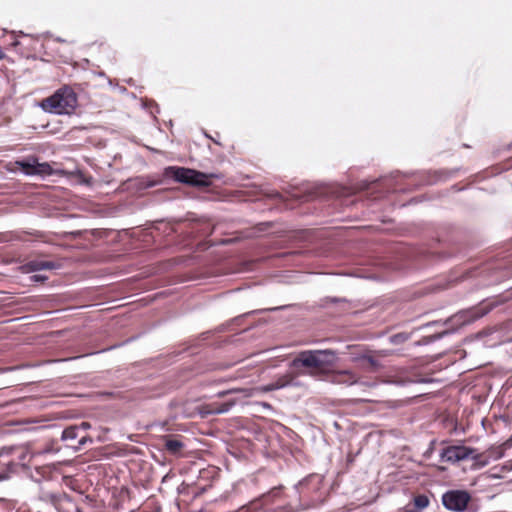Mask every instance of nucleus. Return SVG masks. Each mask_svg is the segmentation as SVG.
Instances as JSON below:
<instances>
[{
  "mask_svg": "<svg viewBox=\"0 0 512 512\" xmlns=\"http://www.w3.org/2000/svg\"><path fill=\"white\" fill-rule=\"evenodd\" d=\"M20 44H21V43H20V41H19V40H15V41L12 43V45H13L14 47H17V46H18V45H20Z\"/></svg>",
  "mask_w": 512,
  "mask_h": 512,
  "instance_id": "obj_17",
  "label": "nucleus"
},
{
  "mask_svg": "<svg viewBox=\"0 0 512 512\" xmlns=\"http://www.w3.org/2000/svg\"><path fill=\"white\" fill-rule=\"evenodd\" d=\"M458 450H441V454H440V457L443 459V460H447V461H458L464 457H466V453H463V454H458L457 453ZM463 452H465L466 450H462Z\"/></svg>",
  "mask_w": 512,
  "mask_h": 512,
  "instance_id": "obj_10",
  "label": "nucleus"
},
{
  "mask_svg": "<svg viewBox=\"0 0 512 512\" xmlns=\"http://www.w3.org/2000/svg\"><path fill=\"white\" fill-rule=\"evenodd\" d=\"M79 427L84 430V434H87L86 431L90 427V424L87 422H83Z\"/></svg>",
  "mask_w": 512,
  "mask_h": 512,
  "instance_id": "obj_16",
  "label": "nucleus"
},
{
  "mask_svg": "<svg viewBox=\"0 0 512 512\" xmlns=\"http://www.w3.org/2000/svg\"><path fill=\"white\" fill-rule=\"evenodd\" d=\"M333 382L338 383V384L353 385V384L357 383V378L352 372H350L348 370H344V371L338 372L334 376Z\"/></svg>",
  "mask_w": 512,
  "mask_h": 512,
  "instance_id": "obj_9",
  "label": "nucleus"
},
{
  "mask_svg": "<svg viewBox=\"0 0 512 512\" xmlns=\"http://www.w3.org/2000/svg\"><path fill=\"white\" fill-rule=\"evenodd\" d=\"M447 448H453V449H456V448H463L462 446H448Z\"/></svg>",
  "mask_w": 512,
  "mask_h": 512,
  "instance_id": "obj_19",
  "label": "nucleus"
},
{
  "mask_svg": "<svg viewBox=\"0 0 512 512\" xmlns=\"http://www.w3.org/2000/svg\"><path fill=\"white\" fill-rule=\"evenodd\" d=\"M5 56L4 52L2 51V49L0 48V60L3 59Z\"/></svg>",
  "mask_w": 512,
  "mask_h": 512,
  "instance_id": "obj_18",
  "label": "nucleus"
},
{
  "mask_svg": "<svg viewBox=\"0 0 512 512\" xmlns=\"http://www.w3.org/2000/svg\"><path fill=\"white\" fill-rule=\"evenodd\" d=\"M471 496L464 490H450L443 494V506L453 512H463L466 510Z\"/></svg>",
  "mask_w": 512,
  "mask_h": 512,
  "instance_id": "obj_4",
  "label": "nucleus"
},
{
  "mask_svg": "<svg viewBox=\"0 0 512 512\" xmlns=\"http://www.w3.org/2000/svg\"><path fill=\"white\" fill-rule=\"evenodd\" d=\"M414 504L418 509H424L429 505V498L425 495H418L414 498Z\"/></svg>",
  "mask_w": 512,
  "mask_h": 512,
  "instance_id": "obj_12",
  "label": "nucleus"
},
{
  "mask_svg": "<svg viewBox=\"0 0 512 512\" xmlns=\"http://www.w3.org/2000/svg\"><path fill=\"white\" fill-rule=\"evenodd\" d=\"M484 314H485V313L478 314V315L476 316V318H480V317H481V316H483Z\"/></svg>",
  "mask_w": 512,
  "mask_h": 512,
  "instance_id": "obj_20",
  "label": "nucleus"
},
{
  "mask_svg": "<svg viewBox=\"0 0 512 512\" xmlns=\"http://www.w3.org/2000/svg\"><path fill=\"white\" fill-rule=\"evenodd\" d=\"M509 441H510V442H511V444H512V435H511V438L509 439Z\"/></svg>",
  "mask_w": 512,
  "mask_h": 512,
  "instance_id": "obj_21",
  "label": "nucleus"
},
{
  "mask_svg": "<svg viewBox=\"0 0 512 512\" xmlns=\"http://www.w3.org/2000/svg\"><path fill=\"white\" fill-rule=\"evenodd\" d=\"M76 105V94L69 87L58 89L52 96L44 99L41 103V107L45 111L59 115L71 113Z\"/></svg>",
  "mask_w": 512,
  "mask_h": 512,
  "instance_id": "obj_1",
  "label": "nucleus"
},
{
  "mask_svg": "<svg viewBox=\"0 0 512 512\" xmlns=\"http://www.w3.org/2000/svg\"><path fill=\"white\" fill-rule=\"evenodd\" d=\"M26 272H35L41 270H52L57 268V265L52 261H41V260H32L26 263L23 266Z\"/></svg>",
  "mask_w": 512,
  "mask_h": 512,
  "instance_id": "obj_8",
  "label": "nucleus"
},
{
  "mask_svg": "<svg viewBox=\"0 0 512 512\" xmlns=\"http://www.w3.org/2000/svg\"><path fill=\"white\" fill-rule=\"evenodd\" d=\"M62 439L64 441L77 440L76 444H69L67 448H78L79 446L85 445L87 442H92V439L84 434V430L81 427L70 426L62 432Z\"/></svg>",
  "mask_w": 512,
  "mask_h": 512,
  "instance_id": "obj_6",
  "label": "nucleus"
},
{
  "mask_svg": "<svg viewBox=\"0 0 512 512\" xmlns=\"http://www.w3.org/2000/svg\"><path fill=\"white\" fill-rule=\"evenodd\" d=\"M16 165L20 167L27 176L47 177L53 174V169L47 162H39L36 157H28L24 160L16 161Z\"/></svg>",
  "mask_w": 512,
  "mask_h": 512,
  "instance_id": "obj_5",
  "label": "nucleus"
},
{
  "mask_svg": "<svg viewBox=\"0 0 512 512\" xmlns=\"http://www.w3.org/2000/svg\"><path fill=\"white\" fill-rule=\"evenodd\" d=\"M31 279H32L33 281H35V282H39V281H45V280L47 279V277H46V276H44V275H39V274H37V275H33V276L31 277Z\"/></svg>",
  "mask_w": 512,
  "mask_h": 512,
  "instance_id": "obj_15",
  "label": "nucleus"
},
{
  "mask_svg": "<svg viewBox=\"0 0 512 512\" xmlns=\"http://www.w3.org/2000/svg\"><path fill=\"white\" fill-rule=\"evenodd\" d=\"M164 448H167V449H170V448H182V444L179 441H176V440H168L165 443V447Z\"/></svg>",
  "mask_w": 512,
  "mask_h": 512,
  "instance_id": "obj_13",
  "label": "nucleus"
},
{
  "mask_svg": "<svg viewBox=\"0 0 512 512\" xmlns=\"http://www.w3.org/2000/svg\"><path fill=\"white\" fill-rule=\"evenodd\" d=\"M165 174L175 181L198 187L208 186L210 181L206 174L184 167H168Z\"/></svg>",
  "mask_w": 512,
  "mask_h": 512,
  "instance_id": "obj_3",
  "label": "nucleus"
},
{
  "mask_svg": "<svg viewBox=\"0 0 512 512\" xmlns=\"http://www.w3.org/2000/svg\"><path fill=\"white\" fill-rule=\"evenodd\" d=\"M235 404H236V401L233 399L228 400L224 403L213 402V403H210V404L206 405L205 407H203L201 414H202V416L205 417L208 415H217V414L227 413L228 411H230V409L233 406H235Z\"/></svg>",
  "mask_w": 512,
  "mask_h": 512,
  "instance_id": "obj_7",
  "label": "nucleus"
},
{
  "mask_svg": "<svg viewBox=\"0 0 512 512\" xmlns=\"http://www.w3.org/2000/svg\"><path fill=\"white\" fill-rule=\"evenodd\" d=\"M335 353L331 350L303 351L293 360L294 366L302 365L309 368H323L333 365Z\"/></svg>",
  "mask_w": 512,
  "mask_h": 512,
  "instance_id": "obj_2",
  "label": "nucleus"
},
{
  "mask_svg": "<svg viewBox=\"0 0 512 512\" xmlns=\"http://www.w3.org/2000/svg\"><path fill=\"white\" fill-rule=\"evenodd\" d=\"M359 361L361 362L362 367L370 368L372 371L377 370L379 367L378 361L369 355L362 356L359 358Z\"/></svg>",
  "mask_w": 512,
  "mask_h": 512,
  "instance_id": "obj_11",
  "label": "nucleus"
},
{
  "mask_svg": "<svg viewBox=\"0 0 512 512\" xmlns=\"http://www.w3.org/2000/svg\"><path fill=\"white\" fill-rule=\"evenodd\" d=\"M240 391L239 389H231V390H226V391H221L217 394L218 397H223L227 394H230V393H235V392H238Z\"/></svg>",
  "mask_w": 512,
  "mask_h": 512,
  "instance_id": "obj_14",
  "label": "nucleus"
}]
</instances>
